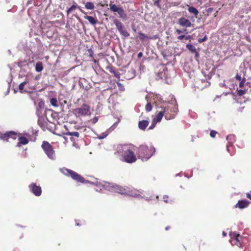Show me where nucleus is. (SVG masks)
I'll list each match as a JSON object with an SVG mask.
<instances>
[{
    "instance_id": "1",
    "label": "nucleus",
    "mask_w": 251,
    "mask_h": 251,
    "mask_svg": "<svg viewBox=\"0 0 251 251\" xmlns=\"http://www.w3.org/2000/svg\"><path fill=\"white\" fill-rule=\"evenodd\" d=\"M134 151L133 146L131 145H121L118 149V152L122 154L124 161L128 163H133L137 160Z\"/></svg>"
},
{
    "instance_id": "2",
    "label": "nucleus",
    "mask_w": 251,
    "mask_h": 251,
    "mask_svg": "<svg viewBox=\"0 0 251 251\" xmlns=\"http://www.w3.org/2000/svg\"><path fill=\"white\" fill-rule=\"evenodd\" d=\"M109 191L117 193L121 195H128L132 197H136L139 195L133 192V190L130 187L127 186H122L116 184H111L108 187Z\"/></svg>"
},
{
    "instance_id": "3",
    "label": "nucleus",
    "mask_w": 251,
    "mask_h": 251,
    "mask_svg": "<svg viewBox=\"0 0 251 251\" xmlns=\"http://www.w3.org/2000/svg\"><path fill=\"white\" fill-rule=\"evenodd\" d=\"M155 151L153 148H149L146 145H141L138 149V156L142 161L148 160Z\"/></svg>"
},
{
    "instance_id": "4",
    "label": "nucleus",
    "mask_w": 251,
    "mask_h": 251,
    "mask_svg": "<svg viewBox=\"0 0 251 251\" xmlns=\"http://www.w3.org/2000/svg\"><path fill=\"white\" fill-rule=\"evenodd\" d=\"M59 171L65 176L68 177H71L73 179L77 182L82 183H84L86 182L85 178L83 176L72 170L63 167L60 168Z\"/></svg>"
},
{
    "instance_id": "5",
    "label": "nucleus",
    "mask_w": 251,
    "mask_h": 251,
    "mask_svg": "<svg viewBox=\"0 0 251 251\" xmlns=\"http://www.w3.org/2000/svg\"><path fill=\"white\" fill-rule=\"evenodd\" d=\"M162 110L164 111V116L166 120L173 119L176 116L178 109L176 106L172 104H169L167 106H160Z\"/></svg>"
},
{
    "instance_id": "6",
    "label": "nucleus",
    "mask_w": 251,
    "mask_h": 251,
    "mask_svg": "<svg viewBox=\"0 0 251 251\" xmlns=\"http://www.w3.org/2000/svg\"><path fill=\"white\" fill-rule=\"evenodd\" d=\"M41 148L49 158L51 160L55 159V151L54 150L53 147L49 142L46 141H43Z\"/></svg>"
},
{
    "instance_id": "7",
    "label": "nucleus",
    "mask_w": 251,
    "mask_h": 251,
    "mask_svg": "<svg viewBox=\"0 0 251 251\" xmlns=\"http://www.w3.org/2000/svg\"><path fill=\"white\" fill-rule=\"evenodd\" d=\"M75 113L78 117L86 116L90 115V106L86 103L83 104L80 107L74 109Z\"/></svg>"
},
{
    "instance_id": "8",
    "label": "nucleus",
    "mask_w": 251,
    "mask_h": 251,
    "mask_svg": "<svg viewBox=\"0 0 251 251\" xmlns=\"http://www.w3.org/2000/svg\"><path fill=\"white\" fill-rule=\"evenodd\" d=\"M109 6L110 10L113 12H117L119 15V17L123 20L127 19V15L122 7H118L116 4H113L111 1H110Z\"/></svg>"
},
{
    "instance_id": "9",
    "label": "nucleus",
    "mask_w": 251,
    "mask_h": 251,
    "mask_svg": "<svg viewBox=\"0 0 251 251\" xmlns=\"http://www.w3.org/2000/svg\"><path fill=\"white\" fill-rule=\"evenodd\" d=\"M113 22L121 35L125 37H127L129 36V33L127 32L126 27L120 21L117 19H115Z\"/></svg>"
},
{
    "instance_id": "10",
    "label": "nucleus",
    "mask_w": 251,
    "mask_h": 251,
    "mask_svg": "<svg viewBox=\"0 0 251 251\" xmlns=\"http://www.w3.org/2000/svg\"><path fill=\"white\" fill-rule=\"evenodd\" d=\"M231 242L232 244L236 245L239 247H241L242 246V240L243 237L239 234L237 232H233L231 235Z\"/></svg>"
},
{
    "instance_id": "11",
    "label": "nucleus",
    "mask_w": 251,
    "mask_h": 251,
    "mask_svg": "<svg viewBox=\"0 0 251 251\" xmlns=\"http://www.w3.org/2000/svg\"><path fill=\"white\" fill-rule=\"evenodd\" d=\"M17 135L18 134L13 131H7L4 133H2L0 132V138L6 141H8L9 138H12L13 139H16Z\"/></svg>"
},
{
    "instance_id": "12",
    "label": "nucleus",
    "mask_w": 251,
    "mask_h": 251,
    "mask_svg": "<svg viewBox=\"0 0 251 251\" xmlns=\"http://www.w3.org/2000/svg\"><path fill=\"white\" fill-rule=\"evenodd\" d=\"M30 191L36 196L39 197L41 195L42 188L40 186L37 185L34 183H32L28 186Z\"/></svg>"
},
{
    "instance_id": "13",
    "label": "nucleus",
    "mask_w": 251,
    "mask_h": 251,
    "mask_svg": "<svg viewBox=\"0 0 251 251\" xmlns=\"http://www.w3.org/2000/svg\"><path fill=\"white\" fill-rule=\"evenodd\" d=\"M177 23L181 26L185 27L186 28L190 27L193 25V24L191 23V21L184 17L178 19Z\"/></svg>"
},
{
    "instance_id": "14",
    "label": "nucleus",
    "mask_w": 251,
    "mask_h": 251,
    "mask_svg": "<svg viewBox=\"0 0 251 251\" xmlns=\"http://www.w3.org/2000/svg\"><path fill=\"white\" fill-rule=\"evenodd\" d=\"M66 135L70 136V139L74 143H75L76 140H77L79 136V133L77 131L75 132H67L65 133Z\"/></svg>"
},
{
    "instance_id": "15",
    "label": "nucleus",
    "mask_w": 251,
    "mask_h": 251,
    "mask_svg": "<svg viewBox=\"0 0 251 251\" xmlns=\"http://www.w3.org/2000/svg\"><path fill=\"white\" fill-rule=\"evenodd\" d=\"M249 203V201L247 200L239 201L235 207H238L240 209L245 208L248 206Z\"/></svg>"
},
{
    "instance_id": "16",
    "label": "nucleus",
    "mask_w": 251,
    "mask_h": 251,
    "mask_svg": "<svg viewBox=\"0 0 251 251\" xmlns=\"http://www.w3.org/2000/svg\"><path fill=\"white\" fill-rule=\"evenodd\" d=\"M157 112L158 113L156 116V122H160L161 121L163 116H164V111H163L161 106H160L158 107V110Z\"/></svg>"
},
{
    "instance_id": "17",
    "label": "nucleus",
    "mask_w": 251,
    "mask_h": 251,
    "mask_svg": "<svg viewBox=\"0 0 251 251\" xmlns=\"http://www.w3.org/2000/svg\"><path fill=\"white\" fill-rule=\"evenodd\" d=\"M149 122L148 120H142L139 122L138 127L141 129L144 130L149 125Z\"/></svg>"
},
{
    "instance_id": "18",
    "label": "nucleus",
    "mask_w": 251,
    "mask_h": 251,
    "mask_svg": "<svg viewBox=\"0 0 251 251\" xmlns=\"http://www.w3.org/2000/svg\"><path fill=\"white\" fill-rule=\"evenodd\" d=\"M19 142L17 143V146L20 147L21 145H26L28 143V140L25 137L21 136L19 137Z\"/></svg>"
},
{
    "instance_id": "19",
    "label": "nucleus",
    "mask_w": 251,
    "mask_h": 251,
    "mask_svg": "<svg viewBox=\"0 0 251 251\" xmlns=\"http://www.w3.org/2000/svg\"><path fill=\"white\" fill-rule=\"evenodd\" d=\"M84 19L87 20L89 22V23L93 25H96L98 22V20L96 18H94L92 16L85 15L84 16Z\"/></svg>"
},
{
    "instance_id": "20",
    "label": "nucleus",
    "mask_w": 251,
    "mask_h": 251,
    "mask_svg": "<svg viewBox=\"0 0 251 251\" xmlns=\"http://www.w3.org/2000/svg\"><path fill=\"white\" fill-rule=\"evenodd\" d=\"M138 34L139 35V38L141 41H145L148 39H152V38L146 35L145 33L142 32H139Z\"/></svg>"
},
{
    "instance_id": "21",
    "label": "nucleus",
    "mask_w": 251,
    "mask_h": 251,
    "mask_svg": "<svg viewBox=\"0 0 251 251\" xmlns=\"http://www.w3.org/2000/svg\"><path fill=\"white\" fill-rule=\"evenodd\" d=\"M188 10L190 13L193 14L197 17L199 13V11L193 6H189Z\"/></svg>"
},
{
    "instance_id": "22",
    "label": "nucleus",
    "mask_w": 251,
    "mask_h": 251,
    "mask_svg": "<svg viewBox=\"0 0 251 251\" xmlns=\"http://www.w3.org/2000/svg\"><path fill=\"white\" fill-rule=\"evenodd\" d=\"M43 69V64L41 62H38L36 63L35 66V70L37 72H41Z\"/></svg>"
},
{
    "instance_id": "23",
    "label": "nucleus",
    "mask_w": 251,
    "mask_h": 251,
    "mask_svg": "<svg viewBox=\"0 0 251 251\" xmlns=\"http://www.w3.org/2000/svg\"><path fill=\"white\" fill-rule=\"evenodd\" d=\"M27 83V81H25L20 84V85H19V90L21 93L26 92V91L24 90V87Z\"/></svg>"
},
{
    "instance_id": "24",
    "label": "nucleus",
    "mask_w": 251,
    "mask_h": 251,
    "mask_svg": "<svg viewBox=\"0 0 251 251\" xmlns=\"http://www.w3.org/2000/svg\"><path fill=\"white\" fill-rule=\"evenodd\" d=\"M186 48L192 52L198 53L194 46L191 44H187Z\"/></svg>"
},
{
    "instance_id": "25",
    "label": "nucleus",
    "mask_w": 251,
    "mask_h": 251,
    "mask_svg": "<svg viewBox=\"0 0 251 251\" xmlns=\"http://www.w3.org/2000/svg\"><path fill=\"white\" fill-rule=\"evenodd\" d=\"M85 7L87 9L93 10L95 8L94 4L91 2H87L85 3Z\"/></svg>"
},
{
    "instance_id": "26",
    "label": "nucleus",
    "mask_w": 251,
    "mask_h": 251,
    "mask_svg": "<svg viewBox=\"0 0 251 251\" xmlns=\"http://www.w3.org/2000/svg\"><path fill=\"white\" fill-rule=\"evenodd\" d=\"M50 104L55 107H57L58 106V101L56 98H52L50 99Z\"/></svg>"
},
{
    "instance_id": "27",
    "label": "nucleus",
    "mask_w": 251,
    "mask_h": 251,
    "mask_svg": "<svg viewBox=\"0 0 251 251\" xmlns=\"http://www.w3.org/2000/svg\"><path fill=\"white\" fill-rule=\"evenodd\" d=\"M77 8L76 4H73L70 8H69L67 10V14L68 15L70 13H71L74 10H75V9Z\"/></svg>"
},
{
    "instance_id": "28",
    "label": "nucleus",
    "mask_w": 251,
    "mask_h": 251,
    "mask_svg": "<svg viewBox=\"0 0 251 251\" xmlns=\"http://www.w3.org/2000/svg\"><path fill=\"white\" fill-rule=\"evenodd\" d=\"M247 90H246L245 89H240V90H237V95L238 96H242L243 95H244L245 93H246V92Z\"/></svg>"
},
{
    "instance_id": "29",
    "label": "nucleus",
    "mask_w": 251,
    "mask_h": 251,
    "mask_svg": "<svg viewBox=\"0 0 251 251\" xmlns=\"http://www.w3.org/2000/svg\"><path fill=\"white\" fill-rule=\"evenodd\" d=\"M152 106L150 102H148L145 107V109L147 112H150L152 110Z\"/></svg>"
},
{
    "instance_id": "30",
    "label": "nucleus",
    "mask_w": 251,
    "mask_h": 251,
    "mask_svg": "<svg viewBox=\"0 0 251 251\" xmlns=\"http://www.w3.org/2000/svg\"><path fill=\"white\" fill-rule=\"evenodd\" d=\"M214 8L212 7H209L205 10V11L206 12V16H209L213 11H214Z\"/></svg>"
},
{
    "instance_id": "31",
    "label": "nucleus",
    "mask_w": 251,
    "mask_h": 251,
    "mask_svg": "<svg viewBox=\"0 0 251 251\" xmlns=\"http://www.w3.org/2000/svg\"><path fill=\"white\" fill-rule=\"evenodd\" d=\"M109 71L110 73L113 74L116 77H117V78L120 77V76H119V75L118 74V73H117L114 70L111 69L109 70Z\"/></svg>"
},
{
    "instance_id": "32",
    "label": "nucleus",
    "mask_w": 251,
    "mask_h": 251,
    "mask_svg": "<svg viewBox=\"0 0 251 251\" xmlns=\"http://www.w3.org/2000/svg\"><path fill=\"white\" fill-rule=\"evenodd\" d=\"M218 133L215 130H211L210 133V136L212 138H214Z\"/></svg>"
},
{
    "instance_id": "33",
    "label": "nucleus",
    "mask_w": 251,
    "mask_h": 251,
    "mask_svg": "<svg viewBox=\"0 0 251 251\" xmlns=\"http://www.w3.org/2000/svg\"><path fill=\"white\" fill-rule=\"evenodd\" d=\"M176 32L178 34H180V33H182V32H185L186 33H188L187 30L186 28L184 29L183 30H181L180 29H177L176 30Z\"/></svg>"
},
{
    "instance_id": "34",
    "label": "nucleus",
    "mask_w": 251,
    "mask_h": 251,
    "mask_svg": "<svg viewBox=\"0 0 251 251\" xmlns=\"http://www.w3.org/2000/svg\"><path fill=\"white\" fill-rule=\"evenodd\" d=\"M245 78L242 79V80L240 81V82L239 84V87H240L241 88H242L243 87L244 83H245Z\"/></svg>"
},
{
    "instance_id": "35",
    "label": "nucleus",
    "mask_w": 251,
    "mask_h": 251,
    "mask_svg": "<svg viewBox=\"0 0 251 251\" xmlns=\"http://www.w3.org/2000/svg\"><path fill=\"white\" fill-rule=\"evenodd\" d=\"M38 106L41 108V109H43L44 107V102L43 101H40L38 103Z\"/></svg>"
},
{
    "instance_id": "36",
    "label": "nucleus",
    "mask_w": 251,
    "mask_h": 251,
    "mask_svg": "<svg viewBox=\"0 0 251 251\" xmlns=\"http://www.w3.org/2000/svg\"><path fill=\"white\" fill-rule=\"evenodd\" d=\"M234 136L233 135H229L227 136L226 137V140H231L232 139L234 140Z\"/></svg>"
},
{
    "instance_id": "37",
    "label": "nucleus",
    "mask_w": 251,
    "mask_h": 251,
    "mask_svg": "<svg viewBox=\"0 0 251 251\" xmlns=\"http://www.w3.org/2000/svg\"><path fill=\"white\" fill-rule=\"evenodd\" d=\"M186 36L184 35H181L177 37V39L180 40H182V39H184L185 40Z\"/></svg>"
},
{
    "instance_id": "38",
    "label": "nucleus",
    "mask_w": 251,
    "mask_h": 251,
    "mask_svg": "<svg viewBox=\"0 0 251 251\" xmlns=\"http://www.w3.org/2000/svg\"><path fill=\"white\" fill-rule=\"evenodd\" d=\"M235 78L236 80H238L239 81H241L242 79L241 78V77L240 75H238V74L236 75V76H235Z\"/></svg>"
},
{
    "instance_id": "39",
    "label": "nucleus",
    "mask_w": 251,
    "mask_h": 251,
    "mask_svg": "<svg viewBox=\"0 0 251 251\" xmlns=\"http://www.w3.org/2000/svg\"><path fill=\"white\" fill-rule=\"evenodd\" d=\"M98 121V117H95L93 119H92V122L93 124H95Z\"/></svg>"
},
{
    "instance_id": "40",
    "label": "nucleus",
    "mask_w": 251,
    "mask_h": 251,
    "mask_svg": "<svg viewBox=\"0 0 251 251\" xmlns=\"http://www.w3.org/2000/svg\"><path fill=\"white\" fill-rule=\"evenodd\" d=\"M206 40V37L205 36L203 38H202V39H199V43H201V42H204V41H205Z\"/></svg>"
},
{
    "instance_id": "41",
    "label": "nucleus",
    "mask_w": 251,
    "mask_h": 251,
    "mask_svg": "<svg viewBox=\"0 0 251 251\" xmlns=\"http://www.w3.org/2000/svg\"><path fill=\"white\" fill-rule=\"evenodd\" d=\"M154 5L157 6L159 8L161 9V6L160 5L159 3V2L158 1H156L155 2H154Z\"/></svg>"
},
{
    "instance_id": "42",
    "label": "nucleus",
    "mask_w": 251,
    "mask_h": 251,
    "mask_svg": "<svg viewBox=\"0 0 251 251\" xmlns=\"http://www.w3.org/2000/svg\"><path fill=\"white\" fill-rule=\"evenodd\" d=\"M77 8H78V9H79V10H80V11L82 13H83V14H86V13L84 10H83L81 8V7H80V6H77Z\"/></svg>"
},
{
    "instance_id": "43",
    "label": "nucleus",
    "mask_w": 251,
    "mask_h": 251,
    "mask_svg": "<svg viewBox=\"0 0 251 251\" xmlns=\"http://www.w3.org/2000/svg\"><path fill=\"white\" fill-rule=\"evenodd\" d=\"M192 39V36L191 35H187L185 37V40H189L190 41V40Z\"/></svg>"
},
{
    "instance_id": "44",
    "label": "nucleus",
    "mask_w": 251,
    "mask_h": 251,
    "mask_svg": "<svg viewBox=\"0 0 251 251\" xmlns=\"http://www.w3.org/2000/svg\"><path fill=\"white\" fill-rule=\"evenodd\" d=\"M88 51H89V52L90 53V56H91L92 58H93V51H92L91 50H88Z\"/></svg>"
},
{
    "instance_id": "45",
    "label": "nucleus",
    "mask_w": 251,
    "mask_h": 251,
    "mask_svg": "<svg viewBox=\"0 0 251 251\" xmlns=\"http://www.w3.org/2000/svg\"><path fill=\"white\" fill-rule=\"evenodd\" d=\"M143 56V53L142 52H140L138 54V57L140 58Z\"/></svg>"
},
{
    "instance_id": "46",
    "label": "nucleus",
    "mask_w": 251,
    "mask_h": 251,
    "mask_svg": "<svg viewBox=\"0 0 251 251\" xmlns=\"http://www.w3.org/2000/svg\"><path fill=\"white\" fill-rule=\"evenodd\" d=\"M247 197L251 200V195L250 193L247 194Z\"/></svg>"
},
{
    "instance_id": "47",
    "label": "nucleus",
    "mask_w": 251,
    "mask_h": 251,
    "mask_svg": "<svg viewBox=\"0 0 251 251\" xmlns=\"http://www.w3.org/2000/svg\"><path fill=\"white\" fill-rule=\"evenodd\" d=\"M170 228H171V227H170V226H166V227H165V229H166V230H169Z\"/></svg>"
},
{
    "instance_id": "48",
    "label": "nucleus",
    "mask_w": 251,
    "mask_h": 251,
    "mask_svg": "<svg viewBox=\"0 0 251 251\" xmlns=\"http://www.w3.org/2000/svg\"><path fill=\"white\" fill-rule=\"evenodd\" d=\"M153 128V126H151L150 127V129H152Z\"/></svg>"
},
{
    "instance_id": "49",
    "label": "nucleus",
    "mask_w": 251,
    "mask_h": 251,
    "mask_svg": "<svg viewBox=\"0 0 251 251\" xmlns=\"http://www.w3.org/2000/svg\"><path fill=\"white\" fill-rule=\"evenodd\" d=\"M117 85L118 86H119L120 85H121V83H118Z\"/></svg>"
},
{
    "instance_id": "50",
    "label": "nucleus",
    "mask_w": 251,
    "mask_h": 251,
    "mask_svg": "<svg viewBox=\"0 0 251 251\" xmlns=\"http://www.w3.org/2000/svg\"><path fill=\"white\" fill-rule=\"evenodd\" d=\"M76 226H79V223H76Z\"/></svg>"
},
{
    "instance_id": "51",
    "label": "nucleus",
    "mask_w": 251,
    "mask_h": 251,
    "mask_svg": "<svg viewBox=\"0 0 251 251\" xmlns=\"http://www.w3.org/2000/svg\"><path fill=\"white\" fill-rule=\"evenodd\" d=\"M223 234H224V235H226V233H225V232H223Z\"/></svg>"
},
{
    "instance_id": "52",
    "label": "nucleus",
    "mask_w": 251,
    "mask_h": 251,
    "mask_svg": "<svg viewBox=\"0 0 251 251\" xmlns=\"http://www.w3.org/2000/svg\"><path fill=\"white\" fill-rule=\"evenodd\" d=\"M247 85L249 84L250 85V83H247Z\"/></svg>"
}]
</instances>
